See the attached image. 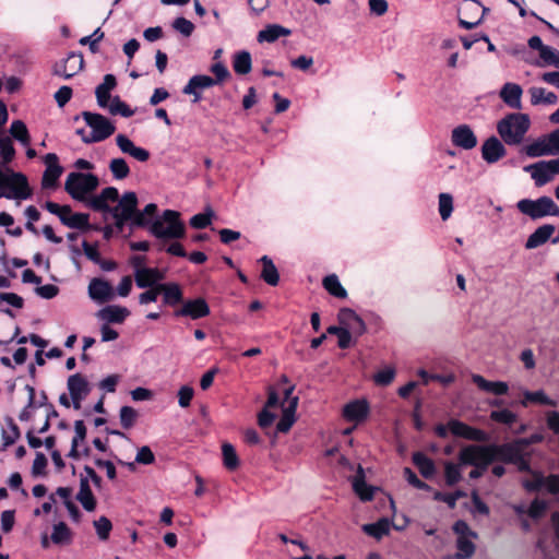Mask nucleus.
<instances>
[{"mask_svg":"<svg viewBox=\"0 0 559 559\" xmlns=\"http://www.w3.org/2000/svg\"><path fill=\"white\" fill-rule=\"evenodd\" d=\"M138 205V197L134 192L128 191L119 199L118 189L107 187L99 194L91 197L88 207L96 212L109 214L115 219L114 228L118 233L123 230L127 222L130 223L133 209Z\"/></svg>","mask_w":559,"mask_h":559,"instance_id":"f257e3e1","label":"nucleus"},{"mask_svg":"<svg viewBox=\"0 0 559 559\" xmlns=\"http://www.w3.org/2000/svg\"><path fill=\"white\" fill-rule=\"evenodd\" d=\"M530 128V116L522 112L508 114L497 123L498 134L503 143L509 146L522 144Z\"/></svg>","mask_w":559,"mask_h":559,"instance_id":"f03ea898","label":"nucleus"},{"mask_svg":"<svg viewBox=\"0 0 559 559\" xmlns=\"http://www.w3.org/2000/svg\"><path fill=\"white\" fill-rule=\"evenodd\" d=\"M32 197L27 178L11 168L0 169V199L27 200Z\"/></svg>","mask_w":559,"mask_h":559,"instance_id":"7ed1b4c3","label":"nucleus"},{"mask_svg":"<svg viewBox=\"0 0 559 559\" xmlns=\"http://www.w3.org/2000/svg\"><path fill=\"white\" fill-rule=\"evenodd\" d=\"M150 233L157 239H180L186 234V227L179 219V213L174 210L164 211L160 218H153Z\"/></svg>","mask_w":559,"mask_h":559,"instance_id":"20e7f679","label":"nucleus"},{"mask_svg":"<svg viewBox=\"0 0 559 559\" xmlns=\"http://www.w3.org/2000/svg\"><path fill=\"white\" fill-rule=\"evenodd\" d=\"M99 185V180L96 175L87 173L73 171L70 173L64 182V190L74 199L81 202H85L88 206L87 195L96 190Z\"/></svg>","mask_w":559,"mask_h":559,"instance_id":"39448f33","label":"nucleus"},{"mask_svg":"<svg viewBox=\"0 0 559 559\" xmlns=\"http://www.w3.org/2000/svg\"><path fill=\"white\" fill-rule=\"evenodd\" d=\"M459 461L462 465L481 467L483 471H487L488 466L497 461L495 443L465 445L459 453Z\"/></svg>","mask_w":559,"mask_h":559,"instance_id":"423d86ee","label":"nucleus"},{"mask_svg":"<svg viewBox=\"0 0 559 559\" xmlns=\"http://www.w3.org/2000/svg\"><path fill=\"white\" fill-rule=\"evenodd\" d=\"M516 209L532 221H538L548 216L559 217V206L547 195H543L536 200L521 199L516 203Z\"/></svg>","mask_w":559,"mask_h":559,"instance_id":"0eeeda50","label":"nucleus"},{"mask_svg":"<svg viewBox=\"0 0 559 559\" xmlns=\"http://www.w3.org/2000/svg\"><path fill=\"white\" fill-rule=\"evenodd\" d=\"M81 116L85 123L92 129L88 136H83V143L85 144L105 141L112 135L116 130L114 123L100 114L83 111Z\"/></svg>","mask_w":559,"mask_h":559,"instance_id":"6e6552de","label":"nucleus"},{"mask_svg":"<svg viewBox=\"0 0 559 559\" xmlns=\"http://www.w3.org/2000/svg\"><path fill=\"white\" fill-rule=\"evenodd\" d=\"M524 170L531 174V177L534 180L536 187L545 186L556 176L552 159L539 160L535 164L526 166Z\"/></svg>","mask_w":559,"mask_h":559,"instance_id":"1a4fd4ad","label":"nucleus"},{"mask_svg":"<svg viewBox=\"0 0 559 559\" xmlns=\"http://www.w3.org/2000/svg\"><path fill=\"white\" fill-rule=\"evenodd\" d=\"M369 413L370 406L367 400L357 399L344 405L342 416L346 421L358 425L367 419Z\"/></svg>","mask_w":559,"mask_h":559,"instance_id":"9d476101","label":"nucleus"},{"mask_svg":"<svg viewBox=\"0 0 559 559\" xmlns=\"http://www.w3.org/2000/svg\"><path fill=\"white\" fill-rule=\"evenodd\" d=\"M337 319L340 324L355 336H361L367 330L362 318L350 308L341 309Z\"/></svg>","mask_w":559,"mask_h":559,"instance_id":"9b49d317","label":"nucleus"},{"mask_svg":"<svg viewBox=\"0 0 559 559\" xmlns=\"http://www.w3.org/2000/svg\"><path fill=\"white\" fill-rule=\"evenodd\" d=\"M68 390L73 407L75 409H80L81 402L90 393V385L87 380L81 373L72 374L68 379Z\"/></svg>","mask_w":559,"mask_h":559,"instance_id":"f8f14e48","label":"nucleus"},{"mask_svg":"<svg viewBox=\"0 0 559 559\" xmlns=\"http://www.w3.org/2000/svg\"><path fill=\"white\" fill-rule=\"evenodd\" d=\"M211 310L203 298H195L187 300L182 304L180 309L174 312L175 317H188L192 320H198L210 314Z\"/></svg>","mask_w":559,"mask_h":559,"instance_id":"ddd939ff","label":"nucleus"},{"mask_svg":"<svg viewBox=\"0 0 559 559\" xmlns=\"http://www.w3.org/2000/svg\"><path fill=\"white\" fill-rule=\"evenodd\" d=\"M83 56L79 52H70L64 61L58 62L53 67V74L70 79L83 69Z\"/></svg>","mask_w":559,"mask_h":559,"instance_id":"4468645a","label":"nucleus"},{"mask_svg":"<svg viewBox=\"0 0 559 559\" xmlns=\"http://www.w3.org/2000/svg\"><path fill=\"white\" fill-rule=\"evenodd\" d=\"M214 85H216L214 78L205 74H198L189 79L188 83L182 88V93L186 95H192V102L198 103L202 98L201 92Z\"/></svg>","mask_w":559,"mask_h":559,"instance_id":"2eb2a0df","label":"nucleus"},{"mask_svg":"<svg viewBox=\"0 0 559 559\" xmlns=\"http://www.w3.org/2000/svg\"><path fill=\"white\" fill-rule=\"evenodd\" d=\"M507 154L503 141L497 136H489L481 145V157L487 164H495Z\"/></svg>","mask_w":559,"mask_h":559,"instance_id":"dca6fc26","label":"nucleus"},{"mask_svg":"<svg viewBox=\"0 0 559 559\" xmlns=\"http://www.w3.org/2000/svg\"><path fill=\"white\" fill-rule=\"evenodd\" d=\"M452 144L462 150H472L477 145V138L468 124H460L451 132Z\"/></svg>","mask_w":559,"mask_h":559,"instance_id":"f3484780","label":"nucleus"},{"mask_svg":"<svg viewBox=\"0 0 559 559\" xmlns=\"http://www.w3.org/2000/svg\"><path fill=\"white\" fill-rule=\"evenodd\" d=\"M495 452L497 455V461L513 464L519 457L525 452L519 439H515L511 442L496 444L495 443Z\"/></svg>","mask_w":559,"mask_h":559,"instance_id":"a211bd4d","label":"nucleus"},{"mask_svg":"<svg viewBox=\"0 0 559 559\" xmlns=\"http://www.w3.org/2000/svg\"><path fill=\"white\" fill-rule=\"evenodd\" d=\"M112 286L105 280L95 277L88 284V296L92 300L103 304L114 298Z\"/></svg>","mask_w":559,"mask_h":559,"instance_id":"6ab92c4d","label":"nucleus"},{"mask_svg":"<svg viewBox=\"0 0 559 559\" xmlns=\"http://www.w3.org/2000/svg\"><path fill=\"white\" fill-rule=\"evenodd\" d=\"M46 169L43 175L41 185L44 188H52L56 186L63 168L59 165L58 156L55 153H48L45 156Z\"/></svg>","mask_w":559,"mask_h":559,"instance_id":"aec40b11","label":"nucleus"},{"mask_svg":"<svg viewBox=\"0 0 559 559\" xmlns=\"http://www.w3.org/2000/svg\"><path fill=\"white\" fill-rule=\"evenodd\" d=\"M522 87L516 83L508 82L503 84L499 92L502 102L512 109L520 110L522 108Z\"/></svg>","mask_w":559,"mask_h":559,"instance_id":"412c9836","label":"nucleus"},{"mask_svg":"<svg viewBox=\"0 0 559 559\" xmlns=\"http://www.w3.org/2000/svg\"><path fill=\"white\" fill-rule=\"evenodd\" d=\"M556 231V227L552 224H544L537 227L527 238L525 242V249L532 250L536 249L548 240H550L551 236Z\"/></svg>","mask_w":559,"mask_h":559,"instance_id":"4be33fe9","label":"nucleus"},{"mask_svg":"<svg viewBox=\"0 0 559 559\" xmlns=\"http://www.w3.org/2000/svg\"><path fill=\"white\" fill-rule=\"evenodd\" d=\"M392 526L397 531L403 528L394 525L388 518H381L374 523L364 524L361 528L367 535L380 540L382 537L389 535Z\"/></svg>","mask_w":559,"mask_h":559,"instance_id":"5701e85b","label":"nucleus"},{"mask_svg":"<svg viewBox=\"0 0 559 559\" xmlns=\"http://www.w3.org/2000/svg\"><path fill=\"white\" fill-rule=\"evenodd\" d=\"M129 314L130 311L126 307L116 305L106 306L96 313L99 320L116 324L122 323Z\"/></svg>","mask_w":559,"mask_h":559,"instance_id":"b1692460","label":"nucleus"},{"mask_svg":"<svg viewBox=\"0 0 559 559\" xmlns=\"http://www.w3.org/2000/svg\"><path fill=\"white\" fill-rule=\"evenodd\" d=\"M472 381L475 383L479 390L492 393L495 395H504L509 391V385L503 381H488L480 374H473Z\"/></svg>","mask_w":559,"mask_h":559,"instance_id":"393cba45","label":"nucleus"},{"mask_svg":"<svg viewBox=\"0 0 559 559\" xmlns=\"http://www.w3.org/2000/svg\"><path fill=\"white\" fill-rule=\"evenodd\" d=\"M117 81L112 74H106L103 83L99 84L95 90L97 104L102 108H107L110 99V92L116 87Z\"/></svg>","mask_w":559,"mask_h":559,"instance_id":"a878e982","label":"nucleus"},{"mask_svg":"<svg viewBox=\"0 0 559 559\" xmlns=\"http://www.w3.org/2000/svg\"><path fill=\"white\" fill-rule=\"evenodd\" d=\"M298 405V397H293L290 402L283 406V414L276 425V429L280 432H287L295 423V414Z\"/></svg>","mask_w":559,"mask_h":559,"instance_id":"bb28decb","label":"nucleus"},{"mask_svg":"<svg viewBox=\"0 0 559 559\" xmlns=\"http://www.w3.org/2000/svg\"><path fill=\"white\" fill-rule=\"evenodd\" d=\"M523 152L531 158L552 156L549 142H547V134L539 136L534 142L525 145L523 147Z\"/></svg>","mask_w":559,"mask_h":559,"instance_id":"cd10ccee","label":"nucleus"},{"mask_svg":"<svg viewBox=\"0 0 559 559\" xmlns=\"http://www.w3.org/2000/svg\"><path fill=\"white\" fill-rule=\"evenodd\" d=\"M76 499L82 504V507L87 511L92 512L96 508V500L90 487V481L87 477H81L80 479V490L76 495Z\"/></svg>","mask_w":559,"mask_h":559,"instance_id":"c85d7f7f","label":"nucleus"},{"mask_svg":"<svg viewBox=\"0 0 559 559\" xmlns=\"http://www.w3.org/2000/svg\"><path fill=\"white\" fill-rule=\"evenodd\" d=\"M288 35L290 29L278 24H270L258 33L257 39L259 43H274L280 37Z\"/></svg>","mask_w":559,"mask_h":559,"instance_id":"c756f323","label":"nucleus"},{"mask_svg":"<svg viewBox=\"0 0 559 559\" xmlns=\"http://www.w3.org/2000/svg\"><path fill=\"white\" fill-rule=\"evenodd\" d=\"M531 95L532 105H556L558 103V96L554 92H549L544 87L533 86L528 90Z\"/></svg>","mask_w":559,"mask_h":559,"instance_id":"7c9ffc66","label":"nucleus"},{"mask_svg":"<svg viewBox=\"0 0 559 559\" xmlns=\"http://www.w3.org/2000/svg\"><path fill=\"white\" fill-rule=\"evenodd\" d=\"M260 262L262 263L261 278L270 286H276L280 282V274L272 259L263 255Z\"/></svg>","mask_w":559,"mask_h":559,"instance_id":"2f4dec72","label":"nucleus"},{"mask_svg":"<svg viewBox=\"0 0 559 559\" xmlns=\"http://www.w3.org/2000/svg\"><path fill=\"white\" fill-rule=\"evenodd\" d=\"M353 489L362 501H369L373 498V488L368 486L365 481V475L361 467L353 479Z\"/></svg>","mask_w":559,"mask_h":559,"instance_id":"473e14b6","label":"nucleus"},{"mask_svg":"<svg viewBox=\"0 0 559 559\" xmlns=\"http://www.w3.org/2000/svg\"><path fill=\"white\" fill-rule=\"evenodd\" d=\"M164 295V304L175 306L182 301V290L176 283L159 284V294Z\"/></svg>","mask_w":559,"mask_h":559,"instance_id":"72a5a7b5","label":"nucleus"},{"mask_svg":"<svg viewBox=\"0 0 559 559\" xmlns=\"http://www.w3.org/2000/svg\"><path fill=\"white\" fill-rule=\"evenodd\" d=\"M413 463L416 465V467L419 469L420 474L425 478H430L436 473V466L433 461L428 457L423 452H415L413 454Z\"/></svg>","mask_w":559,"mask_h":559,"instance_id":"f704fd0d","label":"nucleus"},{"mask_svg":"<svg viewBox=\"0 0 559 559\" xmlns=\"http://www.w3.org/2000/svg\"><path fill=\"white\" fill-rule=\"evenodd\" d=\"M322 286L330 295L336 298L344 299L347 297V292L336 274L326 275L322 281Z\"/></svg>","mask_w":559,"mask_h":559,"instance_id":"c9c22d12","label":"nucleus"},{"mask_svg":"<svg viewBox=\"0 0 559 559\" xmlns=\"http://www.w3.org/2000/svg\"><path fill=\"white\" fill-rule=\"evenodd\" d=\"M530 403L556 406V402L552 399H550L543 390L534 392L525 390L523 392V400L521 401V404L525 407Z\"/></svg>","mask_w":559,"mask_h":559,"instance_id":"e433bc0d","label":"nucleus"},{"mask_svg":"<svg viewBox=\"0 0 559 559\" xmlns=\"http://www.w3.org/2000/svg\"><path fill=\"white\" fill-rule=\"evenodd\" d=\"M50 539L56 545H69L72 542V532L64 522L52 526Z\"/></svg>","mask_w":559,"mask_h":559,"instance_id":"4c0bfd02","label":"nucleus"},{"mask_svg":"<svg viewBox=\"0 0 559 559\" xmlns=\"http://www.w3.org/2000/svg\"><path fill=\"white\" fill-rule=\"evenodd\" d=\"M234 71L238 74H248L252 68L251 55L250 52L242 50L235 55L233 61Z\"/></svg>","mask_w":559,"mask_h":559,"instance_id":"58836bf2","label":"nucleus"},{"mask_svg":"<svg viewBox=\"0 0 559 559\" xmlns=\"http://www.w3.org/2000/svg\"><path fill=\"white\" fill-rule=\"evenodd\" d=\"M462 464L453 462L444 463V480L447 486L452 487L456 485L462 479Z\"/></svg>","mask_w":559,"mask_h":559,"instance_id":"ea45409f","label":"nucleus"},{"mask_svg":"<svg viewBox=\"0 0 559 559\" xmlns=\"http://www.w3.org/2000/svg\"><path fill=\"white\" fill-rule=\"evenodd\" d=\"M10 134L19 141L22 145L27 146L31 142V136L26 124L22 120H14L10 126Z\"/></svg>","mask_w":559,"mask_h":559,"instance_id":"a19ab883","label":"nucleus"},{"mask_svg":"<svg viewBox=\"0 0 559 559\" xmlns=\"http://www.w3.org/2000/svg\"><path fill=\"white\" fill-rule=\"evenodd\" d=\"M473 539L471 537L465 538V536L456 538V559H468L475 554L476 547Z\"/></svg>","mask_w":559,"mask_h":559,"instance_id":"79ce46f5","label":"nucleus"},{"mask_svg":"<svg viewBox=\"0 0 559 559\" xmlns=\"http://www.w3.org/2000/svg\"><path fill=\"white\" fill-rule=\"evenodd\" d=\"M0 169L4 168L15 156V150L12 141L8 136H0Z\"/></svg>","mask_w":559,"mask_h":559,"instance_id":"37998d69","label":"nucleus"},{"mask_svg":"<svg viewBox=\"0 0 559 559\" xmlns=\"http://www.w3.org/2000/svg\"><path fill=\"white\" fill-rule=\"evenodd\" d=\"M62 224L69 228L87 230L90 228V215L85 213H72L69 219L62 218Z\"/></svg>","mask_w":559,"mask_h":559,"instance_id":"c03bdc74","label":"nucleus"},{"mask_svg":"<svg viewBox=\"0 0 559 559\" xmlns=\"http://www.w3.org/2000/svg\"><path fill=\"white\" fill-rule=\"evenodd\" d=\"M108 167H109L110 173L112 174V177L116 180H122V179L127 178L130 174V168H129L127 162L121 157L112 158L109 162Z\"/></svg>","mask_w":559,"mask_h":559,"instance_id":"a18cd8bd","label":"nucleus"},{"mask_svg":"<svg viewBox=\"0 0 559 559\" xmlns=\"http://www.w3.org/2000/svg\"><path fill=\"white\" fill-rule=\"evenodd\" d=\"M438 211L442 221L451 217L453 212V198L450 193L442 192L438 197Z\"/></svg>","mask_w":559,"mask_h":559,"instance_id":"49530a36","label":"nucleus"},{"mask_svg":"<svg viewBox=\"0 0 559 559\" xmlns=\"http://www.w3.org/2000/svg\"><path fill=\"white\" fill-rule=\"evenodd\" d=\"M223 462L227 469L234 471L239 466V460L234 445L224 443L222 445Z\"/></svg>","mask_w":559,"mask_h":559,"instance_id":"de8ad7c7","label":"nucleus"},{"mask_svg":"<svg viewBox=\"0 0 559 559\" xmlns=\"http://www.w3.org/2000/svg\"><path fill=\"white\" fill-rule=\"evenodd\" d=\"M490 419L511 427L516 420L518 415L508 408L491 411Z\"/></svg>","mask_w":559,"mask_h":559,"instance_id":"09e8293b","label":"nucleus"},{"mask_svg":"<svg viewBox=\"0 0 559 559\" xmlns=\"http://www.w3.org/2000/svg\"><path fill=\"white\" fill-rule=\"evenodd\" d=\"M8 429H2V441L3 447H10L20 437L19 427L14 424L12 418L5 419Z\"/></svg>","mask_w":559,"mask_h":559,"instance_id":"8fccbe9b","label":"nucleus"},{"mask_svg":"<svg viewBox=\"0 0 559 559\" xmlns=\"http://www.w3.org/2000/svg\"><path fill=\"white\" fill-rule=\"evenodd\" d=\"M545 480L543 473L534 471L531 473V478L524 479L522 484L527 491L533 492L545 489Z\"/></svg>","mask_w":559,"mask_h":559,"instance_id":"3c124183","label":"nucleus"},{"mask_svg":"<svg viewBox=\"0 0 559 559\" xmlns=\"http://www.w3.org/2000/svg\"><path fill=\"white\" fill-rule=\"evenodd\" d=\"M109 112L112 115H120L124 118H129L134 115V110L131 109L124 102H122L118 96L112 99L110 105L107 106Z\"/></svg>","mask_w":559,"mask_h":559,"instance_id":"603ef678","label":"nucleus"},{"mask_svg":"<svg viewBox=\"0 0 559 559\" xmlns=\"http://www.w3.org/2000/svg\"><path fill=\"white\" fill-rule=\"evenodd\" d=\"M120 424L124 429H130L134 426L138 413L131 406H122L119 413Z\"/></svg>","mask_w":559,"mask_h":559,"instance_id":"864d4df0","label":"nucleus"},{"mask_svg":"<svg viewBox=\"0 0 559 559\" xmlns=\"http://www.w3.org/2000/svg\"><path fill=\"white\" fill-rule=\"evenodd\" d=\"M94 527L98 538L100 540H107L112 528V524L108 518L100 516L98 520L94 521Z\"/></svg>","mask_w":559,"mask_h":559,"instance_id":"5fc2aeb1","label":"nucleus"},{"mask_svg":"<svg viewBox=\"0 0 559 559\" xmlns=\"http://www.w3.org/2000/svg\"><path fill=\"white\" fill-rule=\"evenodd\" d=\"M148 267H138L134 270V281L139 288L155 287L152 275L145 273Z\"/></svg>","mask_w":559,"mask_h":559,"instance_id":"6e6d98bb","label":"nucleus"},{"mask_svg":"<svg viewBox=\"0 0 559 559\" xmlns=\"http://www.w3.org/2000/svg\"><path fill=\"white\" fill-rule=\"evenodd\" d=\"M395 378V369L393 367H385L373 376V381L378 385H389Z\"/></svg>","mask_w":559,"mask_h":559,"instance_id":"4d7b16f0","label":"nucleus"},{"mask_svg":"<svg viewBox=\"0 0 559 559\" xmlns=\"http://www.w3.org/2000/svg\"><path fill=\"white\" fill-rule=\"evenodd\" d=\"M543 66H552L559 69V51L550 46H546L540 53Z\"/></svg>","mask_w":559,"mask_h":559,"instance_id":"13d9d810","label":"nucleus"},{"mask_svg":"<svg viewBox=\"0 0 559 559\" xmlns=\"http://www.w3.org/2000/svg\"><path fill=\"white\" fill-rule=\"evenodd\" d=\"M104 38V32L98 27L91 35L80 39L81 45H88L92 52L98 50V43Z\"/></svg>","mask_w":559,"mask_h":559,"instance_id":"bf43d9fd","label":"nucleus"},{"mask_svg":"<svg viewBox=\"0 0 559 559\" xmlns=\"http://www.w3.org/2000/svg\"><path fill=\"white\" fill-rule=\"evenodd\" d=\"M153 219H150L142 211L138 210V205L133 209L131 218H130V227L131 229L136 227H148Z\"/></svg>","mask_w":559,"mask_h":559,"instance_id":"052dcab7","label":"nucleus"},{"mask_svg":"<svg viewBox=\"0 0 559 559\" xmlns=\"http://www.w3.org/2000/svg\"><path fill=\"white\" fill-rule=\"evenodd\" d=\"M213 215L214 214L211 210H207L204 213L195 214L190 218V225L197 229L205 228L211 224Z\"/></svg>","mask_w":559,"mask_h":559,"instance_id":"680f3d73","label":"nucleus"},{"mask_svg":"<svg viewBox=\"0 0 559 559\" xmlns=\"http://www.w3.org/2000/svg\"><path fill=\"white\" fill-rule=\"evenodd\" d=\"M173 27L175 31L179 32L180 34H182L186 37H189L194 31L193 23L185 17H181V16L177 17L173 22Z\"/></svg>","mask_w":559,"mask_h":559,"instance_id":"e2e57ef3","label":"nucleus"},{"mask_svg":"<svg viewBox=\"0 0 559 559\" xmlns=\"http://www.w3.org/2000/svg\"><path fill=\"white\" fill-rule=\"evenodd\" d=\"M463 438L471 441L486 442L489 439V435L485 430L474 428L467 425Z\"/></svg>","mask_w":559,"mask_h":559,"instance_id":"0e129e2a","label":"nucleus"},{"mask_svg":"<svg viewBox=\"0 0 559 559\" xmlns=\"http://www.w3.org/2000/svg\"><path fill=\"white\" fill-rule=\"evenodd\" d=\"M404 476L408 484H411L413 487L420 490H431V487L427 483L420 480L409 467L404 468Z\"/></svg>","mask_w":559,"mask_h":559,"instance_id":"69168bd1","label":"nucleus"},{"mask_svg":"<svg viewBox=\"0 0 559 559\" xmlns=\"http://www.w3.org/2000/svg\"><path fill=\"white\" fill-rule=\"evenodd\" d=\"M453 532L457 535V537L465 536V538H477V533L472 531L468 524L463 520H459L453 524Z\"/></svg>","mask_w":559,"mask_h":559,"instance_id":"338daca9","label":"nucleus"},{"mask_svg":"<svg viewBox=\"0 0 559 559\" xmlns=\"http://www.w3.org/2000/svg\"><path fill=\"white\" fill-rule=\"evenodd\" d=\"M155 461L154 453L150 449V447L144 445L138 450L135 455V462L139 464L148 465Z\"/></svg>","mask_w":559,"mask_h":559,"instance_id":"774afa93","label":"nucleus"}]
</instances>
